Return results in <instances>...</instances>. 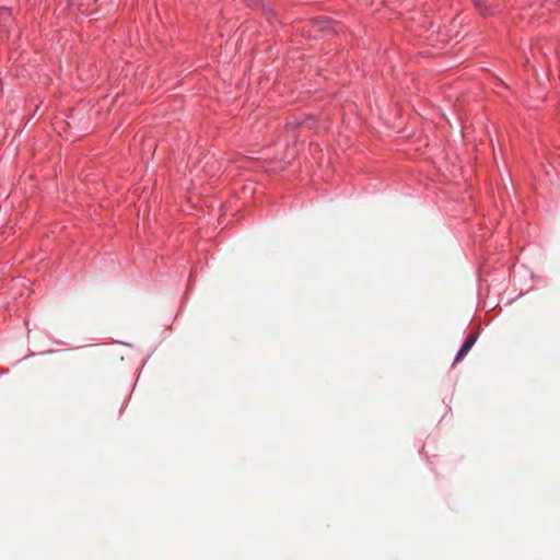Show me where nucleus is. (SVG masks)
Returning a JSON list of instances; mask_svg holds the SVG:
<instances>
[{
  "instance_id": "f257e3e1",
  "label": "nucleus",
  "mask_w": 560,
  "mask_h": 560,
  "mask_svg": "<svg viewBox=\"0 0 560 560\" xmlns=\"http://www.w3.org/2000/svg\"><path fill=\"white\" fill-rule=\"evenodd\" d=\"M98 357L106 361L122 360L119 349L117 347H104L98 351Z\"/></svg>"
},
{
  "instance_id": "f03ea898",
  "label": "nucleus",
  "mask_w": 560,
  "mask_h": 560,
  "mask_svg": "<svg viewBox=\"0 0 560 560\" xmlns=\"http://www.w3.org/2000/svg\"><path fill=\"white\" fill-rule=\"evenodd\" d=\"M476 340H477V336H475V335H469L466 338V340L464 341V343L462 345L460 349L458 350V352L455 357V362L460 361L470 351V349L475 345Z\"/></svg>"
},
{
  "instance_id": "7ed1b4c3",
  "label": "nucleus",
  "mask_w": 560,
  "mask_h": 560,
  "mask_svg": "<svg viewBox=\"0 0 560 560\" xmlns=\"http://www.w3.org/2000/svg\"><path fill=\"white\" fill-rule=\"evenodd\" d=\"M9 15H10V12L5 8H1L0 9V16L1 18L9 16Z\"/></svg>"
}]
</instances>
